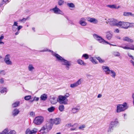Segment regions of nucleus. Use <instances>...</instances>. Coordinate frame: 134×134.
<instances>
[{"label":"nucleus","mask_w":134,"mask_h":134,"mask_svg":"<svg viewBox=\"0 0 134 134\" xmlns=\"http://www.w3.org/2000/svg\"><path fill=\"white\" fill-rule=\"evenodd\" d=\"M48 51L49 52H51L52 55L55 56L57 58V60L60 62L62 65L65 66L66 69L69 70L70 68V66L71 65V62L70 61H68L63 58L62 57L58 54L55 53L52 51L48 49H44V50L41 51V52H45Z\"/></svg>","instance_id":"nucleus-1"},{"label":"nucleus","mask_w":134,"mask_h":134,"mask_svg":"<svg viewBox=\"0 0 134 134\" xmlns=\"http://www.w3.org/2000/svg\"><path fill=\"white\" fill-rule=\"evenodd\" d=\"M127 104L125 102L122 104H118L117 105L116 112L119 113L125 110L128 108Z\"/></svg>","instance_id":"nucleus-2"},{"label":"nucleus","mask_w":134,"mask_h":134,"mask_svg":"<svg viewBox=\"0 0 134 134\" xmlns=\"http://www.w3.org/2000/svg\"><path fill=\"white\" fill-rule=\"evenodd\" d=\"M68 99H66L64 96L62 95H59L58 96L57 99V102L59 103L60 104L64 105L68 104Z\"/></svg>","instance_id":"nucleus-3"},{"label":"nucleus","mask_w":134,"mask_h":134,"mask_svg":"<svg viewBox=\"0 0 134 134\" xmlns=\"http://www.w3.org/2000/svg\"><path fill=\"white\" fill-rule=\"evenodd\" d=\"M93 36L95 39L99 43L104 44L106 43L107 44H109V43L104 40L101 37L98 36L96 34H94Z\"/></svg>","instance_id":"nucleus-4"},{"label":"nucleus","mask_w":134,"mask_h":134,"mask_svg":"<svg viewBox=\"0 0 134 134\" xmlns=\"http://www.w3.org/2000/svg\"><path fill=\"white\" fill-rule=\"evenodd\" d=\"M52 127L50 126L46 125L42 127L39 131L38 134H46V133L48 132L49 130L51 129Z\"/></svg>","instance_id":"nucleus-5"},{"label":"nucleus","mask_w":134,"mask_h":134,"mask_svg":"<svg viewBox=\"0 0 134 134\" xmlns=\"http://www.w3.org/2000/svg\"><path fill=\"white\" fill-rule=\"evenodd\" d=\"M43 118L41 116L37 117L35 119L34 122V123L37 125L41 124L43 122Z\"/></svg>","instance_id":"nucleus-6"},{"label":"nucleus","mask_w":134,"mask_h":134,"mask_svg":"<svg viewBox=\"0 0 134 134\" xmlns=\"http://www.w3.org/2000/svg\"><path fill=\"white\" fill-rule=\"evenodd\" d=\"M106 23L107 24L109 23L112 26L116 25L118 26V23L117 20L113 18L109 19Z\"/></svg>","instance_id":"nucleus-7"},{"label":"nucleus","mask_w":134,"mask_h":134,"mask_svg":"<svg viewBox=\"0 0 134 134\" xmlns=\"http://www.w3.org/2000/svg\"><path fill=\"white\" fill-rule=\"evenodd\" d=\"M128 22H124V21H120L118 22V27L121 28L125 29H127L128 28Z\"/></svg>","instance_id":"nucleus-8"},{"label":"nucleus","mask_w":134,"mask_h":134,"mask_svg":"<svg viewBox=\"0 0 134 134\" xmlns=\"http://www.w3.org/2000/svg\"><path fill=\"white\" fill-rule=\"evenodd\" d=\"M18 23L17 22L15 21L14 23V24L12 26V30L13 31H15L17 30L18 31L19 30L21 29L23 26H18Z\"/></svg>","instance_id":"nucleus-9"},{"label":"nucleus","mask_w":134,"mask_h":134,"mask_svg":"<svg viewBox=\"0 0 134 134\" xmlns=\"http://www.w3.org/2000/svg\"><path fill=\"white\" fill-rule=\"evenodd\" d=\"M51 10H52L53 12L56 14H60L63 15V13L62 11L60 10L57 7V6H56L55 8L51 9Z\"/></svg>","instance_id":"nucleus-10"},{"label":"nucleus","mask_w":134,"mask_h":134,"mask_svg":"<svg viewBox=\"0 0 134 134\" xmlns=\"http://www.w3.org/2000/svg\"><path fill=\"white\" fill-rule=\"evenodd\" d=\"M82 82V80L81 79H79L76 82L72 84H71L70 85V87L72 88H73L76 87L80 85Z\"/></svg>","instance_id":"nucleus-11"},{"label":"nucleus","mask_w":134,"mask_h":134,"mask_svg":"<svg viewBox=\"0 0 134 134\" xmlns=\"http://www.w3.org/2000/svg\"><path fill=\"white\" fill-rule=\"evenodd\" d=\"M102 69L106 74L109 75L110 74V72L111 70H110L109 67L105 66H103L102 67Z\"/></svg>","instance_id":"nucleus-12"},{"label":"nucleus","mask_w":134,"mask_h":134,"mask_svg":"<svg viewBox=\"0 0 134 134\" xmlns=\"http://www.w3.org/2000/svg\"><path fill=\"white\" fill-rule=\"evenodd\" d=\"M37 131V129L35 128L33 129V130L31 131L30 129H27L26 131V134H35Z\"/></svg>","instance_id":"nucleus-13"},{"label":"nucleus","mask_w":134,"mask_h":134,"mask_svg":"<svg viewBox=\"0 0 134 134\" xmlns=\"http://www.w3.org/2000/svg\"><path fill=\"white\" fill-rule=\"evenodd\" d=\"M10 55L9 54H7L6 55L4 61L5 63L7 65H12V62L10 59Z\"/></svg>","instance_id":"nucleus-14"},{"label":"nucleus","mask_w":134,"mask_h":134,"mask_svg":"<svg viewBox=\"0 0 134 134\" xmlns=\"http://www.w3.org/2000/svg\"><path fill=\"white\" fill-rule=\"evenodd\" d=\"M106 37L108 40H110L112 38L113 35V32L110 31H108L106 32Z\"/></svg>","instance_id":"nucleus-15"},{"label":"nucleus","mask_w":134,"mask_h":134,"mask_svg":"<svg viewBox=\"0 0 134 134\" xmlns=\"http://www.w3.org/2000/svg\"><path fill=\"white\" fill-rule=\"evenodd\" d=\"M87 19L88 21L94 24H97L98 22V20L94 18L88 17L87 18Z\"/></svg>","instance_id":"nucleus-16"},{"label":"nucleus","mask_w":134,"mask_h":134,"mask_svg":"<svg viewBox=\"0 0 134 134\" xmlns=\"http://www.w3.org/2000/svg\"><path fill=\"white\" fill-rule=\"evenodd\" d=\"M86 19L82 18H81L79 21V23L81 25L83 26H86L87 25V23L86 22Z\"/></svg>","instance_id":"nucleus-17"},{"label":"nucleus","mask_w":134,"mask_h":134,"mask_svg":"<svg viewBox=\"0 0 134 134\" xmlns=\"http://www.w3.org/2000/svg\"><path fill=\"white\" fill-rule=\"evenodd\" d=\"M50 122L51 123L55 124V125H58L60 124V121L59 118H56L55 119H51Z\"/></svg>","instance_id":"nucleus-18"},{"label":"nucleus","mask_w":134,"mask_h":134,"mask_svg":"<svg viewBox=\"0 0 134 134\" xmlns=\"http://www.w3.org/2000/svg\"><path fill=\"white\" fill-rule=\"evenodd\" d=\"M119 47L122 48L124 49H131L134 50V45L132 44H130V47L123 46H119Z\"/></svg>","instance_id":"nucleus-19"},{"label":"nucleus","mask_w":134,"mask_h":134,"mask_svg":"<svg viewBox=\"0 0 134 134\" xmlns=\"http://www.w3.org/2000/svg\"><path fill=\"white\" fill-rule=\"evenodd\" d=\"M80 109V107L79 106H77L76 107L72 108L71 110V112L73 113H76L79 112Z\"/></svg>","instance_id":"nucleus-20"},{"label":"nucleus","mask_w":134,"mask_h":134,"mask_svg":"<svg viewBox=\"0 0 134 134\" xmlns=\"http://www.w3.org/2000/svg\"><path fill=\"white\" fill-rule=\"evenodd\" d=\"M123 41L127 42H129L133 43V40L128 37H125L123 38Z\"/></svg>","instance_id":"nucleus-21"},{"label":"nucleus","mask_w":134,"mask_h":134,"mask_svg":"<svg viewBox=\"0 0 134 134\" xmlns=\"http://www.w3.org/2000/svg\"><path fill=\"white\" fill-rule=\"evenodd\" d=\"M19 112L20 111L18 109H15L12 111V115L14 116H16L19 113Z\"/></svg>","instance_id":"nucleus-22"},{"label":"nucleus","mask_w":134,"mask_h":134,"mask_svg":"<svg viewBox=\"0 0 134 134\" xmlns=\"http://www.w3.org/2000/svg\"><path fill=\"white\" fill-rule=\"evenodd\" d=\"M47 98V96L46 94H42L40 97V99L42 100H46Z\"/></svg>","instance_id":"nucleus-23"},{"label":"nucleus","mask_w":134,"mask_h":134,"mask_svg":"<svg viewBox=\"0 0 134 134\" xmlns=\"http://www.w3.org/2000/svg\"><path fill=\"white\" fill-rule=\"evenodd\" d=\"M107 7L111 8H115V9H118L120 8L119 6L117 7L115 5H107Z\"/></svg>","instance_id":"nucleus-24"},{"label":"nucleus","mask_w":134,"mask_h":134,"mask_svg":"<svg viewBox=\"0 0 134 134\" xmlns=\"http://www.w3.org/2000/svg\"><path fill=\"white\" fill-rule=\"evenodd\" d=\"M55 99L56 98L55 97H53L51 98V101L52 104H55L57 102V100H56Z\"/></svg>","instance_id":"nucleus-25"},{"label":"nucleus","mask_w":134,"mask_h":134,"mask_svg":"<svg viewBox=\"0 0 134 134\" xmlns=\"http://www.w3.org/2000/svg\"><path fill=\"white\" fill-rule=\"evenodd\" d=\"M111 76L113 78H115L116 76L115 72L113 70H111L110 72V74Z\"/></svg>","instance_id":"nucleus-26"},{"label":"nucleus","mask_w":134,"mask_h":134,"mask_svg":"<svg viewBox=\"0 0 134 134\" xmlns=\"http://www.w3.org/2000/svg\"><path fill=\"white\" fill-rule=\"evenodd\" d=\"M77 62L79 64L81 65H86L84 61L81 59H79L77 61Z\"/></svg>","instance_id":"nucleus-27"},{"label":"nucleus","mask_w":134,"mask_h":134,"mask_svg":"<svg viewBox=\"0 0 134 134\" xmlns=\"http://www.w3.org/2000/svg\"><path fill=\"white\" fill-rule=\"evenodd\" d=\"M118 123V121L117 119H116L114 121H112L110 123V125L113 127H114V126L116 125Z\"/></svg>","instance_id":"nucleus-28"},{"label":"nucleus","mask_w":134,"mask_h":134,"mask_svg":"<svg viewBox=\"0 0 134 134\" xmlns=\"http://www.w3.org/2000/svg\"><path fill=\"white\" fill-rule=\"evenodd\" d=\"M28 69L29 71H32L35 69V68L32 64H30L28 66Z\"/></svg>","instance_id":"nucleus-29"},{"label":"nucleus","mask_w":134,"mask_h":134,"mask_svg":"<svg viewBox=\"0 0 134 134\" xmlns=\"http://www.w3.org/2000/svg\"><path fill=\"white\" fill-rule=\"evenodd\" d=\"M64 108V105H60L58 108L59 110L61 112L63 111Z\"/></svg>","instance_id":"nucleus-30"},{"label":"nucleus","mask_w":134,"mask_h":134,"mask_svg":"<svg viewBox=\"0 0 134 134\" xmlns=\"http://www.w3.org/2000/svg\"><path fill=\"white\" fill-rule=\"evenodd\" d=\"M19 102H16L12 104V106L13 108L16 107L18 106L19 105Z\"/></svg>","instance_id":"nucleus-31"},{"label":"nucleus","mask_w":134,"mask_h":134,"mask_svg":"<svg viewBox=\"0 0 134 134\" xmlns=\"http://www.w3.org/2000/svg\"><path fill=\"white\" fill-rule=\"evenodd\" d=\"M55 107H52L48 108L47 109L50 112H52L54 111L55 109Z\"/></svg>","instance_id":"nucleus-32"},{"label":"nucleus","mask_w":134,"mask_h":134,"mask_svg":"<svg viewBox=\"0 0 134 134\" xmlns=\"http://www.w3.org/2000/svg\"><path fill=\"white\" fill-rule=\"evenodd\" d=\"M131 14V12H124L123 13V15L125 16H130Z\"/></svg>","instance_id":"nucleus-33"},{"label":"nucleus","mask_w":134,"mask_h":134,"mask_svg":"<svg viewBox=\"0 0 134 134\" xmlns=\"http://www.w3.org/2000/svg\"><path fill=\"white\" fill-rule=\"evenodd\" d=\"M128 28H132L134 27V23H130L128 22Z\"/></svg>","instance_id":"nucleus-34"},{"label":"nucleus","mask_w":134,"mask_h":134,"mask_svg":"<svg viewBox=\"0 0 134 134\" xmlns=\"http://www.w3.org/2000/svg\"><path fill=\"white\" fill-rule=\"evenodd\" d=\"M67 6L71 8H74L75 7V5L72 3H68L67 4Z\"/></svg>","instance_id":"nucleus-35"},{"label":"nucleus","mask_w":134,"mask_h":134,"mask_svg":"<svg viewBox=\"0 0 134 134\" xmlns=\"http://www.w3.org/2000/svg\"><path fill=\"white\" fill-rule=\"evenodd\" d=\"M84 58L85 59H87L89 58V56L88 54H85L83 55L82 56V58Z\"/></svg>","instance_id":"nucleus-36"},{"label":"nucleus","mask_w":134,"mask_h":134,"mask_svg":"<svg viewBox=\"0 0 134 134\" xmlns=\"http://www.w3.org/2000/svg\"><path fill=\"white\" fill-rule=\"evenodd\" d=\"M90 60L94 64H97V62L94 59L93 57L90 58Z\"/></svg>","instance_id":"nucleus-37"},{"label":"nucleus","mask_w":134,"mask_h":134,"mask_svg":"<svg viewBox=\"0 0 134 134\" xmlns=\"http://www.w3.org/2000/svg\"><path fill=\"white\" fill-rule=\"evenodd\" d=\"M8 129H5L4 130L2 133H0V134H8Z\"/></svg>","instance_id":"nucleus-38"},{"label":"nucleus","mask_w":134,"mask_h":134,"mask_svg":"<svg viewBox=\"0 0 134 134\" xmlns=\"http://www.w3.org/2000/svg\"><path fill=\"white\" fill-rule=\"evenodd\" d=\"M98 60L100 63H102L104 62V60L101 59L99 57H98L96 58Z\"/></svg>","instance_id":"nucleus-39"},{"label":"nucleus","mask_w":134,"mask_h":134,"mask_svg":"<svg viewBox=\"0 0 134 134\" xmlns=\"http://www.w3.org/2000/svg\"><path fill=\"white\" fill-rule=\"evenodd\" d=\"M64 3V0H58V4L59 5H63Z\"/></svg>","instance_id":"nucleus-40"},{"label":"nucleus","mask_w":134,"mask_h":134,"mask_svg":"<svg viewBox=\"0 0 134 134\" xmlns=\"http://www.w3.org/2000/svg\"><path fill=\"white\" fill-rule=\"evenodd\" d=\"M7 92V89L5 87L3 88V89L0 91V92L1 93H6Z\"/></svg>","instance_id":"nucleus-41"},{"label":"nucleus","mask_w":134,"mask_h":134,"mask_svg":"<svg viewBox=\"0 0 134 134\" xmlns=\"http://www.w3.org/2000/svg\"><path fill=\"white\" fill-rule=\"evenodd\" d=\"M113 127H113V126H112L111 125H110V126L108 130V132H111V131L113 129Z\"/></svg>","instance_id":"nucleus-42"},{"label":"nucleus","mask_w":134,"mask_h":134,"mask_svg":"<svg viewBox=\"0 0 134 134\" xmlns=\"http://www.w3.org/2000/svg\"><path fill=\"white\" fill-rule=\"evenodd\" d=\"M31 96H25L24 97V99L25 100H29L31 98Z\"/></svg>","instance_id":"nucleus-43"},{"label":"nucleus","mask_w":134,"mask_h":134,"mask_svg":"<svg viewBox=\"0 0 134 134\" xmlns=\"http://www.w3.org/2000/svg\"><path fill=\"white\" fill-rule=\"evenodd\" d=\"M85 127V125H82L81 126H80L79 127V129H80L82 130Z\"/></svg>","instance_id":"nucleus-44"},{"label":"nucleus","mask_w":134,"mask_h":134,"mask_svg":"<svg viewBox=\"0 0 134 134\" xmlns=\"http://www.w3.org/2000/svg\"><path fill=\"white\" fill-rule=\"evenodd\" d=\"M114 55L117 57H119L120 55V54L119 52H115L114 53Z\"/></svg>","instance_id":"nucleus-45"},{"label":"nucleus","mask_w":134,"mask_h":134,"mask_svg":"<svg viewBox=\"0 0 134 134\" xmlns=\"http://www.w3.org/2000/svg\"><path fill=\"white\" fill-rule=\"evenodd\" d=\"M70 95L68 93H66V94L64 95V96H64V97L66 99H67V98L69 97Z\"/></svg>","instance_id":"nucleus-46"},{"label":"nucleus","mask_w":134,"mask_h":134,"mask_svg":"<svg viewBox=\"0 0 134 134\" xmlns=\"http://www.w3.org/2000/svg\"><path fill=\"white\" fill-rule=\"evenodd\" d=\"M8 0H3V2L0 4V7H1V6H2L3 4V3H5L6 2H8Z\"/></svg>","instance_id":"nucleus-47"},{"label":"nucleus","mask_w":134,"mask_h":134,"mask_svg":"<svg viewBox=\"0 0 134 134\" xmlns=\"http://www.w3.org/2000/svg\"><path fill=\"white\" fill-rule=\"evenodd\" d=\"M15 132L14 130L11 131L9 133H8V134H15Z\"/></svg>","instance_id":"nucleus-48"},{"label":"nucleus","mask_w":134,"mask_h":134,"mask_svg":"<svg viewBox=\"0 0 134 134\" xmlns=\"http://www.w3.org/2000/svg\"><path fill=\"white\" fill-rule=\"evenodd\" d=\"M27 20V18H23L22 19H20L19 20V21L21 22H24V23Z\"/></svg>","instance_id":"nucleus-49"},{"label":"nucleus","mask_w":134,"mask_h":134,"mask_svg":"<svg viewBox=\"0 0 134 134\" xmlns=\"http://www.w3.org/2000/svg\"><path fill=\"white\" fill-rule=\"evenodd\" d=\"M30 115L32 116H34L35 115V113L33 111H31L30 112Z\"/></svg>","instance_id":"nucleus-50"},{"label":"nucleus","mask_w":134,"mask_h":134,"mask_svg":"<svg viewBox=\"0 0 134 134\" xmlns=\"http://www.w3.org/2000/svg\"><path fill=\"white\" fill-rule=\"evenodd\" d=\"M114 32L115 33H118L119 32V30L118 29H116L115 30Z\"/></svg>","instance_id":"nucleus-51"},{"label":"nucleus","mask_w":134,"mask_h":134,"mask_svg":"<svg viewBox=\"0 0 134 134\" xmlns=\"http://www.w3.org/2000/svg\"><path fill=\"white\" fill-rule=\"evenodd\" d=\"M4 80L3 78H1L0 80V82L1 83H3L4 82Z\"/></svg>","instance_id":"nucleus-52"},{"label":"nucleus","mask_w":134,"mask_h":134,"mask_svg":"<svg viewBox=\"0 0 134 134\" xmlns=\"http://www.w3.org/2000/svg\"><path fill=\"white\" fill-rule=\"evenodd\" d=\"M39 98L38 97H35L34 98V100H35L36 101H37L39 100Z\"/></svg>","instance_id":"nucleus-53"},{"label":"nucleus","mask_w":134,"mask_h":134,"mask_svg":"<svg viewBox=\"0 0 134 134\" xmlns=\"http://www.w3.org/2000/svg\"><path fill=\"white\" fill-rule=\"evenodd\" d=\"M4 38V36L3 35H2L0 37V40H2Z\"/></svg>","instance_id":"nucleus-54"},{"label":"nucleus","mask_w":134,"mask_h":134,"mask_svg":"<svg viewBox=\"0 0 134 134\" xmlns=\"http://www.w3.org/2000/svg\"><path fill=\"white\" fill-rule=\"evenodd\" d=\"M76 127H72V128H71L70 129V130H76Z\"/></svg>","instance_id":"nucleus-55"},{"label":"nucleus","mask_w":134,"mask_h":134,"mask_svg":"<svg viewBox=\"0 0 134 134\" xmlns=\"http://www.w3.org/2000/svg\"><path fill=\"white\" fill-rule=\"evenodd\" d=\"M102 96V95L101 94H98L97 97L98 98H100Z\"/></svg>","instance_id":"nucleus-56"},{"label":"nucleus","mask_w":134,"mask_h":134,"mask_svg":"<svg viewBox=\"0 0 134 134\" xmlns=\"http://www.w3.org/2000/svg\"><path fill=\"white\" fill-rule=\"evenodd\" d=\"M115 37L118 39H121V38L120 36H116Z\"/></svg>","instance_id":"nucleus-57"},{"label":"nucleus","mask_w":134,"mask_h":134,"mask_svg":"<svg viewBox=\"0 0 134 134\" xmlns=\"http://www.w3.org/2000/svg\"><path fill=\"white\" fill-rule=\"evenodd\" d=\"M0 74H2L3 75H4L5 74V71L4 70H3V72H1Z\"/></svg>","instance_id":"nucleus-58"},{"label":"nucleus","mask_w":134,"mask_h":134,"mask_svg":"<svg viewBox=\"0 0 134 134\" xmlns=\"http://www.w3.org/2000/svg\"><path fill=\"white\" fill-rule=\"evenodd\" d=\"M67 126H68V127H69L72 126L71 125V124H68L67 125Z\"/></svg>","instance_id":"nucleus-59"},{"label":"nucleus","mask_w":134,"mask_h":134,"mask_svg":"<svg viewBox=\"0 0 134 134\" xmlns=\"http://www.w3.org/2000/svg\"><path fill=\"white\" fill-rule=\"evenodd\" d=\"M4 43L2 41V40H0V44H4Z\"/></svg>","instance_id":"nucleus-60"},{"label":"nucleus","mask_w":134,"mask_h":134,"mask_svg":"<svg viewBox=\"0 0 134 134\" xmlns=\"http://www.w3.org/2000/svg\"><path fill=\"white\" fill-rule=\"evenodd\" d=\"M128 55L131 58L132 57V55H131L129 54H128Z\"/></svg>","instance_id":"nucleus-61"},{"label":"nucleus","mask_w":134,"mask_h":134,"mask_svg":"<svg viewBox=\"0 0 134 134\" xmlns=\"http://www.w3.org/2000/svg\"><path fill=\"white\" fill-rule=\"evenodd\" d=\"M19 31H18V32H16L15 34L16 35H18L19 34Z\"/></svg>","instance_id":"nucleus-62"},{"label":"nucleus","mask_w":134,"mask_h":134,"mask_svg":"<svg viewBox=\"0 0 134 134\" xmlns=\"http://www.w3.org/2000/svg\"><path fill=\"white\" fill-rule=\"evenodd\" d=\"M130 16H133L134 17V14H132L131 13V14Z\"/></svg>","instance_id":"nucleus-63"},{"label":"nucleus","mask_w":134,"mask_h":134,"mask_svg":"<svg viewBox=\"0 0 134 134\" xmlns=\"http://www.w3.org/2000/svg\"><path fill=\"white\" fill-rule=\"evenodd\" d=\"M32 30L34 31L35 32V28L34 27H33L32 28Z\"/></svg>","instance_id":"nucleus-64"}]
</instances>
